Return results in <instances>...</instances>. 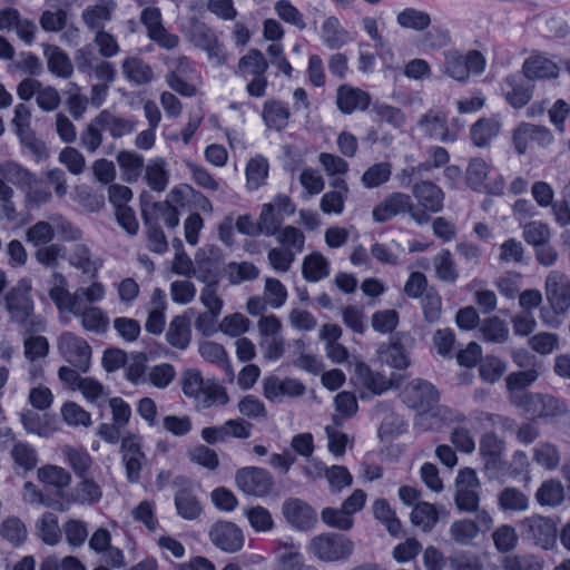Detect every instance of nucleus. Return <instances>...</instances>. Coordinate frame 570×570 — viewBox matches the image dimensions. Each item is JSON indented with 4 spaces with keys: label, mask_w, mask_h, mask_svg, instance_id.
I'll list each match as a JSON object with an SVG mask.
<instances>
[{
    "label": "nucleus",
    "mask_w": 570,
    "mask_h": 570,
    "mask_svg": "<svg viewBox=\"0 0 570 570\" xmlns=\"http://www.w3.org/2000/svg\"><path fill=\"white\" fill-rule=\"evenodd\" d=\"M31 289L30 279H19L4 295V306L10 320L20 327L27 326L28 332H45L46 321L41 315L35 314Z\"/></svg>",
    "instance_id": "obj_1"
},
{
    "label": "nucleus",
    "mask_w": 570,
    "mask_h": 570,
    "mask_svg": "<svg viewBox=\"0 0 570 570\" xmlns=\"http://www.w3.org/2000/svg\"><path fill=\"white\" fill-rule=\"evenodd\" d=\"M485 58L478 50H470L462 55L451 49L444 52L442 72L456 81H466L470 75H481L485 69Z\"/></svg>",
    "instance_id": "obj_2"
},
{
    "label": "nucleus",
    "mask_w": 570,
    "mask_h": 570,
    "mask_svg": "<svg viewBox=\"0 0 570 570\" xmlns=\"http://www.w3.org/2000/svg\"><path fill=\"white\" fill-rule=\"evenodd\" d=\"M410 214L417 224H426L430 220L429 214L417 210L411 197L403 193H392L377 204L372 210V217L376 223H385L400 214Z\"/></svg>",
    "instance_id": "obj_3"
},
{
    "label": "nucleus",
    "mask_w": 570,
    "mask_h": 570,
    "mask_svg": "<svg viewBox=\"0 0 570 570\" xmlns=\"http://www.w3.org/2000/svg\"><path fill=\"white\" fill-rule=\"evenodd\" d=\"M119 452L127 481L129 483H138L147 460L141 436L136 434L124 436L120 442Z\"/></svg>",
    "instance_id": "obj_4"
},
{
    "label": "nucleus",
    "mask_w": 570,
    "mask_h": 570,
    "mask_svg": "<svg viewBox=\"0 0 570 570\" xmlns=\"http://www.w3.org/2000/svg\"><path fill=\"white\" fill-rule=\"evenodd\" d=\"M61 356L81 373L89 371L91 347L88 342L71 332H65L58 340Z\"/></svg>",
    "instance_id": "obj_5"
},
{
    "label": "nucleus",
    "mask_w": 570,
    "mask_h": 570,
    "mask_svg": "<svg viewBox=\"0 0 570 570\" xmlns=\"http://www.w3.org/2000/svg\"><path fill=\"white\" fill-rule=\"evenodd\" d=\"M353 542L342 534L326 533L311 541V551L323 561H337L348 558L353 552Z\"/></svg>",
    "instance_id": "obj_6"
},
{
    "label": "nucleus",
    "mask_w": 570,
    "mask_h": 570,
    "mask_svg": "<svg viewBox=\"0 0 570 570\" xmlns=\"http://www.w3.org/2000/svg\"><path fill=\"white\" fill-rule=\"evenodd\" d=\"M553 141L552 132L544 126L521 122L513 131V145L519 155L546 148Z\"/></svg>",
    "instance_id": "obj_7"
},
{
    "label": "nucleus",
    "mask_w": 570,
    "mask_h": 570,
    "mask_svg": "<svg viewBox=\"0 0 570 570\" xmlns=\"http://www.w3.org/2000/svg\"><path fill=\"white\" fill-rule=\"evenodd\" d=\"M236 484L245 494L264 497L268 494L274 485L271 473L256 466H247L237 471Z\"/></svg>",
    "instance_id": "obj_8"
},
{
    "label": "nucleus",
    "mask_w": 570,
    "mask_h": 570,
    "mask_svg": "<svg viewBox=\"0 0 570 570\" xmlns=\"http://www.w3.org/2000/svg\"><path fill=\"white\" fill-rule=\"evenodd\" d=\"M480 482L473 469L461 470L456 478L455 504L459 510L473 512L479 507Z\"/></svg>",
    "instance_id": "obj_9"
},
{
    "label": "nucleus",
    "mask_w": 570,
    "mask_h": 570,
    "mask_svg": "<svg viewBox=\"0 0 570 570\" xmlns=\"http://www.w3.org/2000/svg\"><path fill=\"white\" fill-rule=\"evenodd\" d=\"M0 31H14L22 42L31 46L38 28L33 20L22 17L18 9L8 7L0 10Z\"/></svg>",
    "instance_id": "obj_10"
},
{
    "label": "nucleus",
    "mask_w": 570,
    "mask_h": 570,
    "mask_svg": "<svg viewBox=\"0 0 570 570\" xmlns=\"http://www.w3.org/2000/svg\"><path fill=\"white\" fill-rule=\"evenodd\" d=\"M546 296L557 314H564L570 308V281L559 272L552 271L546 279Z\"/></svg>",
    "instance_id": "obj_11"
},
{
    "label": "nucleus",
    "mask_w": 570,
    "mask_h": 570,
    "mask_svg": "<svg viewBox=\"0 0 570 570\" xmlns=\"http://www.w3.org/2000/svg\"><path fill=\"white\" fill-rule=\"evenodd\" d=\"M403 399L410 407L428 412L438 403L439 393L431 383L415 379L406 385Z\"/></svg>",
    "instance_id": "obj_12"
},
{
    "label": "nucleus",
    "mask_w": 570,
    "mask_h": 570,
    "mask_svg": "<svg viewBox=\"0 0 570 570\" xmlns=\"http://www.w3.org/2000/svg\"><path fill=\"white\" fill-rule=\"evenodd\" d=\"M492 524L491 515L482 511L476 514V521L461 519L454 521L449 529L451 539L460 546H469L481 530H489Z\"/></svg>",
    "instance_id": "obj_13"
},
{
    "label": "nucleus",
    "mask_w": 570,
    "mask_h": 570,
    "mask_svg": "<svg viewBox=\"0 0 570 570\" xmlns=\"http://www.w3.org/2000/svg\"><path fill=\"white\" fill-rule=\"evenodd\" d=\"M305 390V385L297 379H281L276 375H269L263 380V394L274 403L282 402L284 397L302 396Z\"/></svg>",
    "instance_id": "obj_14"
},
{
    "label": "nucleus",
    "mask_w": 570,
    "mask_h": 570,
    "mask_svg": "<svg viewBox=\"0 0 570 570\" xmlns=\"http://www.w3.org/2000/svg\"><path fill=\"white\" fill-rule=\"evenodd\" d=\"M417 128L430 139L442 142H453L456 134L449 129L448 117L441 110H429L420 117Z\"/></svg>",
    "instance_id": "obj_15"
},
{
    "label": "nucleus",
    "mask_w": 570,
    "mask_h": 570,
    "mask_svg": "<svg viewBox=\"0 0 570 570\" xmlns=\"http://www.w3.org/2000/svg\"><path fill=\"white\" fill-rule=\"evenodd\" d=\"M504 451V441L493 432L485 433L480 441V454L484 460V469L491 476L497 478L503 473L505 462L501 460Z\"/></svg>",
    "instance_id": "obj_16"
},
{
    "label": "nucleus",
    "mask_w": 570,
    "mask_h": 570,
    "mask_svg": "<svg viewBox=\"0 0 570 570\" xmlns=\"http://www.w3.org/2000/svg\"><path fill=\"white\" fill-rule=\"evenodd\" d=\"M184 32L195 47L207 51L210 57H219L222 53V46L218 43L215 31L204 22L191 19Z\"/></svg>",
    "instance_id": "obj_17"
},
{
    "label": "nucleus",
    "mask_w": 570,
    "mask_h": 570,
    "mask_svg": "<svg viewBox=\"0 0 570 570\" xmlns=\"http://www.w3.org/2000/svg\"><path fill=\"white\" fill-rule=\"evenodd\" d=\"M212 543L224 552H236L243 548L242 531L232 522H217L209 531Z\"/></svg>",
    "instance_id": "obj_18"
},
{
    "label": "nucleus",
    "mask_w": 570,
    "mask_h": 570,
    "mask_svg": "<svg viewBox=\"0 0 570 570\" xmlns=\"http://www.w3.org/2000/svg\"><path fill=\"white\" fill-rule=\"evenodd\" d=\"M371 104V96L361 88L351 85H341L336 90V106L344 115L364 111Z\"/></svg>",
    "instance_id": "obj_19"
},
{
    "label": "nucleus",
    "mask_w": 570,
    "mask_h": 570,
    "mask_svg": "<svg viewBox=\"0 0 570 570\" xmlns=\"http://www.w3.org/2000/svg\"><path fill=\"white\" fill-rule=\"evenodd\" d=\"M412 195L417 200L422 208L417 210H424L428 213H439L443 208L444 193L434 183L430 180H421L412 186Z\"/></svg>",
    "instance_id": "obj_20"
},
{
    "label": "nucleus",
    "mask_w": 570,
    "mask_h": 570,
    "mask_svg": "<svg viewBox=\"0 0 570 570\" xmlns=\"http://www.w3.org/2000/svg\"><path fill=\"white\" fill-rule=\"evenodd\" d=\"M146 308L148 316L145 330L153 335L161 334L166 325L167 297L165 292L158 287L154 288Z\"/></svg>",
    "instance_id": "obj_21"
},
{
    "label": "nucleus",
    "mask_w": 570,
    "mask_h": 570,
    "mask_svg": "<svg viewBox=\"0 0 570 570\" xmlns=\"http://www.w3.org/2000/svg\"><path fill=\"white\" fill-rule=\"evenodd\" d=\"M283 513L286 520L299 530L311 529L316 520L315 510L299 499H289L283 504Z\"/></svg>",
    "instance_id": "obj_22"
},
{
    "label": "nucleus",
    "mask_w": 570,
    "mask_h": 570,
    "mask_svg": "<svg viewBox=\"0 0 570 570\" xmlns=\"http://www.w3.org/2000/svg\"><path fill=\"white\" fill-rule=\"evenodd\" d=\"M70 314L80 318L81 326L87 332L105 333L109 327V317L101 308L91 305L73 304Z\"/></svg>",
    "instance_id": "obj_23"
},
{
    "label": "nucleus",
    "mask_w": 570,
    "mask_h": 570,
    "mask_svg": "<svg viewBox=\"0 0 570 570\" xmlns=\"http://www.w3.org/2000/svg\"><path fill=\"white\" fill-rule=\"evenodd\" d=\"M501 90L505 100L517 109L524 107L532 98V87L519 75L507 76L501 83Z\"/></svg>",
    "instance_id": "obj_24"
},
{
    "label": "nucleus",
    "mask_w": 570,
    "mask_h": 570,
    "mask_svg": "<svg viewBox=\"0 0 570 570\" xmlns=\"http://www.w3.org/2000/svg\"><path fill=\"white\" fill-rule=\"evenodd\" d=\"M558 65L541 53H533L522 65V72L529 80L553 79L559 75Z\"/></svg>",
    "instance_id": "obj_25"
},
{
    "label": "nucleus",
    "mask_w": 570,
    "mask_h": 570,
    "mask_svg": "<svg viewBox=\"0 0 570 570\" xmlns=\"http://www.w3.org/2000/svg\"><path fill=\"white\" fill-rule=\"evenodd\" d=\"M220 275V256L217 252L210 250L208 254L202 252L195 256L194 277L199 282L218 284Z\"/></svg>",
    "instance_id": "obj_26"
},
{
    "label": "nucleus",
    "mask_w": 570,
    "mask_h": 570,
    "mask_svg": "<svg viewBox=\"0 0 570 570\" xmlns=\"http://www.w3.org/2000/svg\"><path fill=\"white\" fill-rule=\"evenodd\" d=\"M78 479L79 482L71 489L65 503L68 505L70 502L81 505H92L99 502L102 498V489L98 482L94 480L91 474Z\"/></svg>",
    "instance_id": "obj_27"
},
{
    "label": "nucleus",
    "mask_w": 570,
    "mask_h": 570,
    "mask_svg": "<svg viewBox=\"0 0 570 570\" xmlns=\"http://www.w3.org/2000/svg\"><path fill=\"white\" fill-rule=\"evenodd\" d=\"M61 455L63 462L72 470L76 478L91 474L95 460L85 446L62 445Z\"/></svg>",
    "instance_id": "obj_28"
},
{
    "label": "nucleus",
    "mask_w": 570,
    "mask_h": 570,
    "mask_svg": "<svg viewBox=\"0 0 570 570\" xmlns=\"http://www.w3.org/2000/svg\"><path fill=\"white\" fill-rule=\"evenodd\" d=\"M116 9L117 3L114 0H99L81 12V19L88 29L104 30L105 24L112 19Z\"/></svg>",
    "instance_id": "obj_29"
},
{
    "label": "nucleus",
    "mask_w": 570,
    "mask_h": 570,
    "mask_svg": "<svg viewBox=\"0 0 570 570\" xmlns=\"http://www.w3.org/2000/svg\"><path fill=\"white\" fill-rule=\"evenodd\" d=\"M116 161L120 170V178L127 184L137 183L146 165L145 157L135 150L118 151Z\"/></svg>",
    "instance_id": "obj_30"
},
{
    "label": "nucleus",
    "mask_w": 570,
    "mask_h": 570,
    "mask_svg": "<svg viewBox=\"0 0 570 570\" xmlns=\"http://www.w3.org/2000/svg\"><path fill=\"white\" fill-rule=\"evenodd\" d=\"M527 527L528 534L537 544L548 548L551 546L557 535V529L553 521L541 515H531L523 521Z\"/></svg>",
    "instance_id": "obj_31"
},
{
    "label": "nucleus",
    "mask_w": 570,
    "mask_h": 570,
    "mask_svg": "<svg viewBox=\"0 0 570 570\" xmlns=\"http://www.w3.org/2000/svg\"><path fill=\"white\" fill-rule=\"evenodd\" d=\"M529 414L541 417H556L567 413L566 403L552 395L535 393L530 401Z\"/></svg>",
    "instance_id": "obj_32"
},
{
    "label": "nucleus",
    "mask_w": 570,
    "mask_h": 570,
    "mask_svg": "<svg viewBox=\"0 0 570 570\" xmlns=\"http://www.w3.org/2000/svg\"><path fill=\"white\" fill-rule=\"evenodd\" d=\"M142 173L144 180L153 191L161 193L168 187L170 174L165 158L153 157L148 159Z\"/></svg>",
    "instance_id": "obj_33"
},
{
    "label": "nucleus",
    "mask_w": 570,
    "mask_h": 570,
    "mask_svg": "<svg viewBox=\"0 0 570 570\" xmlns=\"http://www.w3.org/2000/svg\"><path fill=\"white\" fill-rule=\"evenodd\" d=\"M267 69L268 62L263 52L253 48L238 60L234 73L244 80H248L249 78L266 75Z\"/></svg>",
    "instance_id": "obj_34"
},
{
    "label": "nucleus",
    "mask_w": 570,
    "mask_h": 570,
    "mask_svg": "<svg viewBox=\"0 0 570 570\" xmlns=\"http://www.w3.org/2000/svg\"><path fill=\"white\" fill-rule=\"evenodd\" d=\"M167 343L179 351L188 348L191 342L190 321L186 315H177L170 321L166 332Z\"/></svg>",
    "instance_id": "obj_35"
},
{
    "label": "nucleus",
    "mask_w": 570,
    "mask_h": 570,
    "mask_svg": "<svg viewBox=\"0 0 570 570\" xmlns=\"http://www.w3.org/2000/svg\"><path fill=\"white\" fill-rule=\"evenodd\" d=\"M198 353L204 361L224 368L228 379L234 380L235 374L228 354L222 344L208 340L200 341Z\"/></svg>",
    "instance_id": "obj_36"
},
{
    "label": "nucleus",
    "mask_w": 570,
    "mask_h": 570,
    "mask_svg": "<svg viewBox=\"0 0 570 570\" xmlns=\"http://www.w3.org/2000/svg\"><path fill=\"white\" fill-rule=\"evenodd\" d=\"M99 116L105 130L108 131L114 139L131 135L136 131L138 126V120L135 117H120L108 109L101 110Z\"/></svg>",
    "instance_id": "obj_37"
},
{
    "label": "nucleus",
    "mask_w": 570,
    "mask_h": 570,
    "mask_svg": "<svg viewBox=\"0 0 570 570\" xmlns=\"http://www.w3.org/2000/svg\"><path fill=\"white\" fill-rule=\"evenodd\" d=\"M291 110L287 102L281 100H267L263 105V120L265 125L276 131L287 127Z\"/></svg>",
    "instance_id": "obj_38"
},
{
    "label": "nucleus",
    "mask_w": 570,
    "mask_h": 570,
    "mask_svg": "<svg viewBox=\"0 0 570 570\" xmlns=\"http://www.w3.org/2000/svg\"><path fill=\"white\" fill-rule=\"evenodd\" d=\"M47 58L48 70L62 79H68L73 73V66L69 56L58 46L48 45L43 50Z\"/></svg>",
    "instance_id": "obj_39"
},
{
    "label": "nucleus",
    "mask_w": 570,
    "mask_h": 570,
    "mask_svg": "<svg viewBox=\"0 0 570 570\" xmlns=\"http://www.w3.org/2000/svg\"><path fill=\"white\" fill-rule=\"evenodd\" d=\"M125 78L136 85L142 86L154 79V71L149 63L138 57H127L121 63Z\"/></svg>",
    "instance_id": "obj_40"
},
{
    "label": "nucleus",
    "mask_w": 570,
    "mask_h": 570,
    "mask_svg": "<svg viewBox=\"0 0 570 570\" xmlns=\"http://www.w3.org/2000/svg\"><path fill=\"white\" fill-rule=\"evenodd\" d=\"M501 122L498 116L479 119L472 125L470 136L476 147L488 146L500 131Z\"/></svg>",
    "instance_id": "obj_41"
},
{
    "label": "nucleus",
    "mask_w": 570,
    "mask_h": 570,
    "mask_svg": "<svg viewBox=\"0 0 570 570\" xmlns=\"http://www.w3.org/2000/svg\"><path fill=\"white\" fill-rule=\"evenodd\" d=\"M435 277L446 284H454L460 276L456 263L448 248L441 249L432 259Z\"/></svg>",
    "instance_id": "obj_42"
},
{
    "label": "nucleus",
    "mask_w": 570,
    "mask_h": 570,
    "mask_svg": "<svg viewBox=\"0 0 570 570\" xmlns=\"http://www.w3.org/2000/svg\"><path fill=\"white\" fill-rule=\"evenodd\" d=\"M49 296L61 313H70L76 305V292L69 293L65 276L55 273L50 281Z\"/></svg>",
    "instance_id": "obj_43"
},
{
    "label": "nucleus",
    "mask_w": 570,
    "mask_h": 570,
    "mask_svg": "<svg viewBox=\"0 0 570 570\" xmlns=\"http://www.w3.org/2000/svg\"><path fill=\"white\" fill-rule=\"evenodd\" d=\"M174 501L176 512L181 519L193 521L200 517L203 511L202 504L190 489L177 491Z\"/></svg>",
    "instance_id": "obj_44"
},
{
    "label": "nucleus",
    "mask_w": 570,
    "mask_h": 570,
    "mask_svg": "<svg viewBox=\"0 0 570 570\" xmlns=\"http://www.w3.org/2000/svg\"><path fill=\"white\" fill-rule=\"evenodd\" d=\"M350 33L336 17H328L322 24V41L328 49H340L350 42Z\"/></svg>",
    "instance_id": "obj_45"
},
{
    "label": "nucleus",
    "mask_w": 570,
    "mask_h": 570,
    "mask_svg": "<svg viewBox=\"0 0 570 570\" xmlns=\"http://www.w3.org/2000/svg\"><path fill=\"white\" fill-rule=\"evenodd\" d=\"M534 499L541 507H559L564 501V487L557 479H548L540 484Z\"/></svg>",
    "instance_id": "obj_46"
},
{
    "label": "nucleus",
    "mask_w": 570,
    "mask_h": 570,
    "mask_svg": "<svg viewBox=\"0 0 570 570\" xmlns=\"http://www.w3.org/2000/svg\"><path fill=\"white\" fill-rule=\"evenodd\" d=\"M396 23L402 29L413 31H425L432 23V18L429 12L413 7H406L396 14Z\"/></svg>",
    "instance_id": "obj_47"
},
{
    "label": "nucleus",
    "mask_w": 570,
    "mask_h": 570,
    "mask_svg": "<svg viewBox=\"0 0 570 570\" xmlns=\"http://www.w3.org/2000/svg\"><path fill=\"white\" fill-rule=\"evenodd\" d=\"M354 373L356 381L374 394H382L390 386L384 375L372 371L365 363L355 364Z\"/></svg>",
    "instance_id": "obj_48"
},
{
    "label": "nucleus",
    "mask_w": 570,
    "mask_h": 570,
    "mask_svg": "<svg viewBox=\"0 0 570 570\" xmlns=\"http://www.w3.org/2000/svg\"><path fill=\"white\" fill-rule=\"evenodd\" d=\"M37 476L42 484L51 487L58 492L66 489L71 482L70 472L65 468L55 464H46L39 468Z\"/></svg>",
    "instance_id": "obj_49"
},
{
    "label": "nucleus",
    "mask_w": 570,
    "mask_h": 570,
    "mask_svg": "<svg viewBox=\"0 0 570 570\" xmlns=\"http://www.w3.org/2000/svg\"><path fill=\"white\" fill-rule=\"evenodd\" d=\"M20 331L23 336V353L26 358L30 362L45 358L49 353L48 340L42 335H37L39 332H28L27 326L20 327Z\"/></svg>",
    "instance_id": "obj_50"
},
{
    "label": "nucleus",
    "mask_w": 570,
    "mask_h": 570,
    "mask_svg": "<svg viewBox=\"0 0 570 570\" xmlns=\"http://www.w3.org/2000/svg\"><path fill=\"white\" fill-rule=\"evenodd\" d=\"M328 261L321 253H313L303 261L302 274L307 282H318L330 275Z\"/></svg>",
    "instance_id": "obj_51"
},
{
    "label": "nucleus",
    "mask_w": 570,
    "mask_h": 570,
    "mask_svg": "<svg viewBox=\"0 0 570 570\" xmlns=\"http://www.w3.org/2000/svg\"><path fill=\"white\" fill-rule=\"evenodd\" d=\"M479 332L481 338L489 343L502 344L509 338V327L498 316L484 318L479 326Z\"/></svg>",
    "instance_id": "obj_52"
},
{
    "label": "nucleus",
    "mask_w": 570,
    "mask_h": 570,
    "mask_svg": "<svg viewBox=\"0 0 570 570\" xmlns=\"http://www.w3.org/2000/svg\"><path fill=\"white\" fill-rule=\"evenodd\" d=\"M372 509L375 519L386 528L387 532L399 537L402 529L401 521L390 503L385 499H377L373 502Z\"/></svg>",
    "instance_id": "obj_53"
},
{
    "label": "nucleus",
    "mask_w": 570,
    "mask_h": 570,
    "mask_svg": "<svg viewBox=\"0 0 570 570\" xmlns=\"http://www.w3.org/2000/svg\"><path fill=\"white\" fill-rule=\"evenodd\" d=\"M105 127L99 114L94 117L80 134V146L89 154H95L102 144Z\"/></svg>",
    "instance_id": "obj_54"
},
{
    "label": "nucleus",
    "mask_w": 570,
    "mask_h": 570,
    "mask_svg": "<svg viewBox=\"0 0 570 570\" xmlns=\"http://www.w3.org/2000/svg\"><path fill=\"white\" fill-rule=\"evenodd\" d=\"M0 176L23 191L36 181V175L17 163L8 161L0 165Z\"/></svg>",
    "instance_id": "obj_55"
},
{
    "label": "nucleus",
    "mask_w": 570,
    "mask_h": 570,
    "mask_svg": "<svg viewBox=\"0 0 570 570\" xmlns=\"http://www.w3.org/2000/svg\"><path fill=\"white\" fill-rule=\"evenodd\" d=\"M268 168V161L265 157L257 155L250 158L245 170L247 187L252 190L262 187L267 179Z\"/></svg>",
    "instance_id": "obj_56"
},
{
    "label": "nucleus",
    "mask_w": 570,
    "mask_h": 570,
    "mask_svg": "<svg viewBox=\"0 0 570 570\" xmlns=\"http://www.w3.org/2000/svg\"><path fill=\"white\" fill-rule=\"evenodd\" d=\"M411 521L422 531L430 532L439 521V512L429 502H417L411 512Z\"/></svg>",
    "instance_id": "obj_57"
},
{
    "label": "nucleus",
    "mask_w": 570,
    "mask_h": 570,
    "mask_svg": "<svg viewBox=\"0 0 570 570\" xmlns=\"http://www.w3.org/2000/svg\"><path fill=\"white\" fill-rule=\"evenodd\" d=\"M392 175V164L380 161L370 166L362 175L361 183L367 189L377 188L387 183Z\"/></svg>",
    "instance_id": "obj_58"
},
{
    "label": "nucleus",
    "mask_w": 570,
    "mask_h": 570,
    "mask_svg": "<svg viewBox=\"0 0 570 570\" xmlns=\"http://www.w3.org/2000/svg\"><path fill=\"white\" fill-rule=\"evenodd\" d=\"M78 391H80L87 402L98 407L102 406L109 396L108 387L90 376L81 380Z\"/></svg>",
    "instance_id": "obj_59"
},
{
    "label": "nucleus",
    "mask_w": 570,
    "mask_h": 570,
    "mask_svg": "<svg viewBox=\"0 0 570 570\" xmlns=\"http://www.w3.org/2000/svg\"><path fill=\"white\" fill-rule=\"evenodd\" d=\"M22 498L24 502L30 504H41L61 512L68 510V504L65 503V500L51 499L49 497L43 495V493L40 490H38L36 484H33L32 482L24 483Z\"/></svg>",
    "instance_id": "obj_60"
},
{
    "label": "nucleus",
    "mask_w": 570,
    "mask_h": 570,
    "mask_svg": "<svg viewBox=\"0 0 570 570\" xmlns=\"http://www.w3.org/2000/svg\"><path fill=\"white\" fill-rule=\"evenodd\" d=\"M226 275L232 285H238L256 279L259 276V269L250 262H230L226 266Z\"/></svg>",
    "instance_id": "obj_61"
},
{
    "label": "nucleus",
    "mask_w": 570,
    "mask_h": 570,
    "mask_svg": "<svg viewBox=\"0 0 570 570\" xmlns=\"http://www.w3.org/2000/svg\"><path fill=\"white\" fill-rule=\"evenodd\" d=\"M522 237L533 248L549 243L551 239L550 226L541 220H532L522 226Z\"/></svg>",
    "instance_id": "obj_62"
},
{
    "label": "nucleus",
    "mask_w": 570,
    "mask_h": 570,
    "mask_svg": "<svg viewBox=\"0 0 570 570\" xmlns=\"http://www.w3.org/2000/svg\"><path fill=\"white\" fill-rule=\"evenodd\" d=\"M491 166L482 158H472L469 161L465 179L466 184L473 190L480 191L484 186V181L490 174Z\"/></svg>",
    "instance_id": "obj_63"
},
{
    "label": "nucleus",
    "mask_w": 570,
    "mask_h": 570,
    "mask_svg": "<svg viewBox=\"0 0 570 570\" xmlns=\"http://www.w3.org/2000/svg\"><path fill=\"white\" fill-rule=\"evenodd\" d=\"M379 358L382 363L397 370L406 368L410 365L409 356L404 347L399 343L381 346Z\"/></svg>",
    "instance_id": "obj_64"
}]
</instances>
